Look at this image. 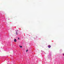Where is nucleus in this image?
Masks as SVG:
<instances>
[{"mask_svg": "<svg viewBox=\"0 0 64 64\" xmlns=\"http://www.w3.org/2000/svg\"><path fill=\"white\" fill-rule=\"evenodd\" d=\"M62 55L64 56V53Z\"/></svg>", "mask_w": 64, "mask_h": 64, "instance_id": "6", "label": "nucleus"}, {"mask_svg": "<svg viewBox=\"0 0 64 64\" xmlns=\"http://www.w3.org/2000/svg\"><path fill=\"white\" fill-rule=\"evenodd\" d=\"M14 42H17V40H16V39H15L14 40Z\"/></svg>", "mask_w": 64, "mask_h": 64, "instance_id": "1", "label": "nucleus"}, {"mask_svg": "<svg viewBox=\"0 0 64 64\" xmlns=\"http://www.w3.org/2000/svg\"><path fill=\"white\" fill-rule=\"evenodd\" d=\"M28 50H26V52H28Z\"/></svg>", "mask_w": 64, "mask_h": 64, "instance_id": "5", "label": "nucleus"}, {"mask_svg": "<svg viewBox=\"0 0 64 64\" xmlns=\"http://www.w3.org/2000/svg\"><path fill=\"white\" fill-rule=\"evenodd\" d=\"M18 39L19 40V38H18Z\"/></svg>", "mask_w": 64, "mask_h": 64, "instance_id": "7", "label": "nucleus"}, {"mask_svg": "<svg viewBox=\"0 0 64 64\" xmlns=\"http://www.w3.org/2000/svg\"><path fill=\"white\" fill-rule=\"evenodd\" d=\"M16 35H17V34H18V33H17V32H16Z\"/></svg>", "mask_w": 64, "mask_h": 64, "instance_id": "4", "label": "nucleus"}, {"mask_svg": "<svg viewBox=\"0 0 64 64\" xmlns=\"http://www.w3.org/2000/svg\"><path fill=\"white\" fill-rule=\"evenodd\" d=\"M48 47L49 48H50V47H51V46L49 45V46H48Z\"/></svg>", "mask_w": 64, "mask_h": 64, "instance_id": "2", "label": "nucleus"}, {"mask_svg": "<svg viewBox=\"0 0 64 64\" xmlns=\"http://www.w3.org/2000/svg\"><path fill=\"white\" fill-rule=\"evenodd\" d=\"M20 48H22V46H20Z\"/></svg>", "mask_w": 64, "mask_h": 64, "instance_id": "3", "label": "nucleus"}]
</instances>
